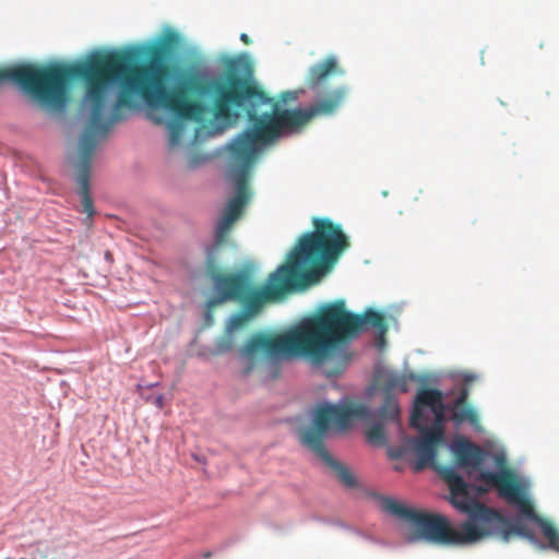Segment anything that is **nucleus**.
Segmentation results:
<instances>
[{"label": "nucleus", "instance_id": "nucleus-13", "mask_svg": "<svg viewBox=\"0 0 559 559\" xmlns=\"http://www.w3.org/2000/svg\"><path fill=\"white\" fill-rule=\"evenodd\" d=\"M466 400L467 391L464 390L454 403L452 420L457 425L464 421H468L472 425H477L479 421L478 415L475 409L465 404Z\"/></svg>", "mask_w": 559, "mask_h": 559}, {"label": "nucleus", "instance_id": "nucleus-10", "mask_svg": "<svg viewBox=\"0 0 559 559\" xmlns=\"http://www.w3.org/2000/svg\"><path fill=\"white\" fill-rule=\"evenodd\" d=\"M420 438L414 442V451L416 453L415 471H421L431 466L439 472L443 467L437 466L438 447L443 441L444 432L439 428H425L419 425Z\"/></svg>", "mask_w": 559, "mask_h": 559}, {"label": "nucleus", "instance_id": "nucleus-17", "mask_svg": "<svg viewBox=\"0 0 559 559\" xmlns=\"http://www.w3.org/2000/svg\"><path fill=\"white\" fill-rule=\"evenodd\" d=\"M251 316L248 314L245 310L242 313H238V314H235L231 320H230V325L229 328L230 329H237V328H240L241 325H243L246 323V321L250 318Z\"/></svg>", "mask_w": 559, "mask_h": 559}, {"label": "nucleus", "instance_id": "nucleus-3", "mask_svg": "<svg viewBox=\"0 0 559 559\" xmlns=\"http://www.w3.org/2000/svg\"><path fill=\"white\" fill-rule=\"evenodd\" d=\"M367 325L377 329L378 346L383 347L388 332L383 313L372 309L362 314L352 313L343 299L325 304L317 313L284 332L259 331L252 334L240 349L246 364L243 373L251 372L258 364L298 357L321 366L354 341Z\"/></svg>", "mask_w": 559, "mask_h": 559}, {"label": "nucleus", "instance_id": "nucleus-22", "mask_svg": "<svg viewBox=\"0 0 559 559\" xmlns=\"http://www.w3.org/2000/svg\"><path fill=\"white\" fill-rule=\"evenodd\" d=\"M477 491H478L479 493H485V492H487V489H485V488H483V487H478V488H477Z\"/></svg>", "mask_w": 559, "mask_h": 559}, {"label": "nucleus", "instance_id": "nucleus-2", "mask_svg": "<svg viewBox=\"0 0 559 559\" xmlns=\"http://www.w3.org/2000/svg\"><path fill=\"white\" fill-rule=\"evenodd\" d=\"M178 36L169 34L148 50V61L134 63L130 50H112L92 56L87 61L72 64L50 63L25 88L44 106L61 110L69 99V84L82 80L85 91L82 106L88 111V121L80 139L76 182L80 187L82 211L91 218L94 204L90 194L92 157L97 144L106 139L114 123L124 119L122 108H133L135 97L153 108H163L185 118L198 117L202 108L186 98V86L166 90L170 74L167 60Z\"/></svg>", "mask_w": 559, "mask_h": 559}, {"label": "nucleus", "instance_id": "nucleus-6", "mask_svg": "<svg viewBox=\"0 0 559 559\" xmlns=\"http://www.w3.org/2000/svg\"><path fill=\"white\" fill-rule=\"evenodd\" d=\"M453 454L460 467L471 471H479L478 479L491 488H496L498 495L509 503L518 507L521 518L536 523L548 540L549 547L559 552V532L547 520L540 518L531 500L524 493L514 473L510 469H503L495 473L483 471L486 452L476 443L468 440H460L453 444Z\"/></svg>", "mask_w": 559, "mask_h": 559}, {"label": "nucleus", "instance_id": "nucleus-12", "mask_svg": "<svg viewBox=\"0 0 559 559\" xmlns=\"http://www.w3.org/2000/svg\"><path fill=\"white\" fill-rule=\"evenodd\" d=\"M442 401L443 394L440 390L426 388L420 389L415 399V405L411 416V425L413 427H419L420 423L426 420L421 409L423 406L433 408Z\"/></svg>", "mask_w": 559, "mask_h": 559}, {"label": "nucleus", "instance_id": "nucleus-5", "mask_svg": "<svg viewBox=\"0 0 559 559\" xmlns=\"http://www.w3.org/2000/svg\"><path fill=\"white\" fill-rule=\"evenodd\" d=\"M313 230L304 234L287 255L285 263L272 272L266 284L250 290L239 301L251 317L270 301L282 299L288 293L319 281L349 248L348 237L341 225L328 217H314Z\"/></svg>", "mask_w": 559, "mask_h": 559}, {"label": "nucleus", "instance_id": "nucleus-8", "mask_svg": "<svg viewBox=\"0 0 559 559\" xmlns=\"http://www.w3.org/2000/svg\"><path fill=\"white\" fill-rule=\"evenodd\" d=\"M205 270L216 293V295L207 301L210 308L226 301L240 300L253 285L250 270L224 272L219 266L214 250L207 252Z\"/></svg>", "mask_w": 559, "mask_h": 559}, {"label": "nucleus", "instance_id": "nucleus-15", "mask_svg": "<svg viewBox=\"0 0 559 559\" xmlns=\"http://www.w3.org/2000/svg\"><path fill=\"white\" fill-rule=\"evenodd\" d=\"M169 129V144L170 146H176L181 141V135L183 131V127L179 122H171L168 127Z\"/></svg>", "mask_w": 559, "mask_h": 559}, {"label": "nucleus", "instance_id": "nucleus-18", "mask_svg": "<svg viewBox=\"0 0 559 559\" xmlns=\"http://www.w3.org/2000/svg\"><path fill=\"white\" fill-rule=\"evenodd\" d=\"M298 98V94L297 92L295 91H286V92H283L280 96V99L283 102V103H287L289 100H296Z\"/></svg>", "mask_w": 559, "mask_h": 559}, {"label": "nucleus", "instance_id": "nucleus-11", "mask_svg": "<svg viewBox=\"0 0 559 559\" xmlns=\"http://www.w3.org/2000/svg\"><path fill=\"white\" fill-rule=\"evenodd\" d=\"M40 70L41 66L39 67L32 63L14 64L0 69V85L7 81L13 82L25 91Z\"/></svg>", "mask_w": 559, "mask_h": 559}, {"label": "nucleus", "instance_id": "nucleus-21", "mask_svg": "<svg viewBox=\"0 0 559 559\" xmlns=\"http://www.w3.org/2000/svg\"><path fill=\"white\" fill-rule=\"evenodd\" d=\"M105 258H106V260H108V261H110V262H111V261H112V254H111V252L107 251V252L105 253Z\"/></svg>", "mask_w": 559, "mask_h": 559}, {"label": "nucleus", "instance_id": "nucleus-14", "mask_svg": "<svg viewBox=\"0 0 559 559\" xmlns=\"http://www.w3.org/2000/svg\"><path fill=\"white\" fill-rule=\"evenodd\" d=\"M367 438L373 443H383L385 441V431L382 424L377 423L369 427Z\"/></svg>", "mask_w": 559, "mask_h": 559}, {"label": "nucleus", "instance_id": "nucleus-16", "mask_svg": "<svg viewBox=\"0 0 559 559\" xmlns=\"http://www.w3.org/2000/svg\"><path fill=\"white\" fill-rule=\"evenodd\" d=\"M431 411L435 415V421L430 428H439L440 430H443L444 412H445V406L443 404V401L440 402L438 405H436L433 408H431Z\"/></svg>", "mask_w": 559, "mask_h": 559}, {"label": "nucleus", "instance_id": "nucleus-4", "mask_svg": "<svg viewBox=\"0 0 559 559\" xmlns=\"http://www.w3.org/2000/svg\"><path fill=\"white\" fill-rule=\"evenodd\" d=\"M440 476L449 486L452 506L468 516L457 528L443 515L409 509L389 497H381V508L389 514L412 522L421 537L439 544H474L493 534L500 535L504 542L513 535L534 539L532 531L521 518L510 520L472 498L471 486L452 466H443Z\"/></svg>", "mask_w": 559, "mask_h": 559}, {"label": "nucleus", "instance_id": "nucleus-7", "mask_svg": "<svg viewBox=\"0 0 559 559\" xmlns=\"http://www.w3.org/2000/svg\"><path fill=\"white\" fill-rule=\"evenodd\" d=\"M369 411L362 403L344 402L340 404H322L313 414L312 426L300 431L301 443L316 453L347 488L356 486V479L349 468L335 460L324 447V438L331 427L343 430L355 419L368 417Z\"/></svg>", "mask_w": 559, "mask_h": 559}, {"label": "nucleus", "instance_id": "nucleus-19", "mask_svg": "<svg viewBox=\"0 0 559 559\" xmlns=\"http://www.w3.org/2000/svg\"><path fill=\"white\" fill-rule=\"evenodd\" d=\"M240 40L246 45L251 44V38L246 33L240 35Z\"/></svg>", "mask_w": 559, "mask_h": 559}, {"label": "nucleus", "instance_id": "nucleus-1", "mask_svg": "<svg viewBox=\"0 0 559 559\" xmlns=\"http://www.w3.org/2000/svg\"><path fill=\"white\" fill-rule=\"evenodd\" d=\"M224 76L221 79L206 78L198 71H185L177 83L166 90L186 86V98L198 103L202 112L198 117L182 120L201 121L207 111L221 131L235 126L247 109L250 127L238 134L228 145L229 176L235 183L236 194L226 205L223 216L215 229L217 246L226 242L234 223L239 219L251 199L249 181L252 168L261 151L276 141L283 131H296L316 117L334 115L347 96V88L338 86L321 91L333 74L342 75L335 56H329L323 61L309 68L307 86L317 93L314 104L306 109H278L274 106L272 112L258 115L255 104H269L271 98L254 80V68L247 56L227 58L224 62Z\"/></svg>", "mask_w": 559, "mask_h": 559}, {"label": "nucleus", "instance_id": "nucleus-23", "mask_svg": "<svg viewBox=\"0 0 559 559\" xmlns=\"http://www.w3.org/2000/svg\"><path fill=\"white\" fill-rule=\"evenodd\" d=\"M210 557H211V552L204 554V558H210Z\"/></svg>", "mask_w": 559, "mask_h": 559}, {"label": "nucleus", "instance_id": "nucleus-20", "mask_svg": "<svg viewBox=\"0 0 559 559\" xmlns=\"http://www.w3.org/2000/svg\"><path fill=\"white\" fill-rule=\"evenodd\" d=\"M155 404L162 408L163 407V396H157L155 400Z\"/></svg>", "mask_w": 559, "mask_h": 559}, {"label": "nucleus", "instance_id": "nucleus-9", "mask_svg": "<svg viewBox=\"0 0 559 559\" xmlns=\"http://www.w3.org/2000/svg\"><path fill=\"white\" fill-rule=\"evenodd\" d=\"M374 384L384 395V401L378 409V417L382 420L399 421L400 407L394 393L408 391V378L397 372L379 370L374 374Z\"/></svg>", "mask_w": 559, "mask_h": 559}]
</instances>
